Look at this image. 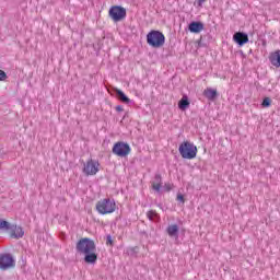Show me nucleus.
<instances>
[{
	"mask_svg": "<svg viewBox=\"0 0 280 280\" xmlns=\"http://www.w3.org/2000/svg\"><path fill=\"white\" fill-rule=\"evenodd\" d=\"M11 237H14L15 240H19L25 235V232L23 231V228L16 226V225H11Z\"/></svg>",
	"mask_w": 280,
	"mask_h": 280,
	"instance_id": "9b49d317",
	"label": "nucleus"
},
{
	"mask_svg": "<svg viewBox=\"0 0 280 280\" xmlns=\"http://www.w3.org/2000/svg\"><path fill=\"white\" fill-rule=\"evenodd\" d=\"M233 40L234 43H237L240 47H242V45H246V43H248V35L242 32L235 33L233 35Z\"/></svg>",
	"mask_w": 280,
	"mask_h": 280,
	"instance_id": "1a4fd4ad",
	"label": "nucleus"
},
{
	"mask_svg": "<svg viewBox=\"0 0 280 280\" xmlns=\"http://www.w3.org/2000/svg\"><path fill=\"white\" fill-rule=\"evenodd\" d=\"M203 95L205 97H207V100H210L211 102H213V100H215V97H218V91L208 88L203 91Z\"/></svg>",
	"mask_w": 280,
	"mask_h": 280,
	"instance_id": "4468645a",
	"label": "nucleus"
},
{
	"mask_svg": "<svg viewBox=\"0 0 280 280\" xmlns=\"http://www.w3.org/2000/svg\"><path fill=\"white\" fill-rule=\"evenodd\" d=\"M176 200L177 202H182V205H185V196H183V194H177Z\"/></svg>",
	"mask_w": 280,
	"mask_h": 280,
	"instance_id": "412c9836",
	"label": "nucleus"
},
{
	"mask_svg": "<svg viewBox=\"0 0 280 280\" xmlns=\"http://www.w3.org/2000/svg\"><path fill=\"white\" fill-rule=\"evenodd\" d=\"M97 247L95 246V241L89 237L81 238L77 243V252L80 255H84L85 264H96L97 262Z\"/></svg>",
	"mask_w": 280,
	"mask_h": 280,
	"instance_id": "f257e3e1",
	"label": "nucleus"
},
{
	"mask_svg": "<svg viewBox=\"0 0 280 280\" xmlns=\"http://www.w3.org/2000/svg\"><path fill=\"white\" fill-rule=\"evenodd\" d=\"M100 172V162L95 160H89L83 167V174L85 176H95Z\"/></svg>",
	"mask_w": 280,
	"mask_h": 280,
	"instance_id": "0eeeda50",
	"label": "nucleus"
},
{
	"mask_svg": "<svg viewBox=\"0 0 280 280\" xmlns=\"http://www.w3.org/2000/svg\"><path fill=\"white\" fill-rule=\"evenodd\" d=\"M107 244H113V236L107 235Z\"/></svg>",
	"mask_w": 280,
	"mask_h": 280,
	"instance_id": "393cba45",
	"label": "nucleus"
},
{
	"mask_svg": "<svg viewBox=\"0 0 280 280\" xmlns=\"http://www.w3.org/2000/svg\"><path fill=\"white\" fill-rule=\"evenodd\" d=\"M5 80H8V74L5 71L0 70V82H5Z\"/></svg>",
	"mask_w": 280,
	"mask_h": 280,
	"instance_id": "aec40b11",
	"label": "nucleus"
},
{
	"mask_svg": "<svg viewBox=\"0 0 280 280\" xmlns=\"http://www.w3.org/2000/svg\"><path fill=\"white\" fill-rule=\"evenodd\" d=\"M12 224L5 220H0V231H11Z\"/></svg>",
	"mask_w": 280,
	"mask_h": 280,
	"instance_id": "a211bd4d",
	"label": "nucleus"
},
{
	"mask_svg": "<svg viewBox=\"0 0 280 280\" xmlns=\"http://www.w3.org/2000/svg\"><path fill=\"white\" fill-rule=\"evenodd\" d=\"M9 268H14V258L10 254H4L0 256V269L9 270Z\"/></svg>",
	"mask_w": 280,
	"mask_h": 280,
	"instance_id": "6e6552de",
	"label": "nucleus"
},
{
	"mask_svg": "<svg viewBox=\"0 0 280 280\" xmlns=\"http://www.w3.org/2000/svg\"><path fill=\"white\" fill-rule=\"evenodd\" d=\"M161 185H163L162 178L160 174H156L154 176V179L152 182V187L154 191H161Z\"/></svg>",
	"mask_w": 280,
	"mask_h": 280,
	"instance_id": "2eb2a0df",
	"label": "nucleus"
},
{
	"mask_svg": "<svg viewBox=\"0 0 280 280\" xmlns=\"http://www.w3.org/2000/svg\"><path fill=\"white\" fill-rule=\"evenodd\" d=\"M188 30L191 32V34H200V32L205 30V24H202V22H191Z\"/></svg>",
	"mask_w": 280,
	"mask_h": 280,
	"instance_id": "9d476101",
	"label": "nucleus"
},
{
	"mask_svg": "<svg viewBox=\"0 0 280 280\" xmlns=\"http://www.w3.org/2000/svg\"><path fill=\"white\" fill-rule=\"evenodd\" d=\"M271 102H272V101L270 100V97H265V98L262 100L261 106H264V108H268V107L270 106Z\"/></svg>",
	"mask_w": 280,
	"mask_h": 280,
	"instance_id": "6ab92c4d",
	"label": "nucleus"
},
{
	"mask_svg": "<svg viewBox=\"0 0 280 280\" xmlns=\"http://www.w3.org/2000/svg\"><path fill=\"white\" fill-rule=\"evenodd\" d=\"M117 113H124V107L121 105L116 106Z\"/></svg>",
	"mask_w": 280,
	"mask_h": 280,
	"instance_id": "5701e85b",
	"label": "nucleus"
},
{
	"mask_svg": "<svg viewBox=\"0 0 280 280\" xmlns=\"http://www.w3.org/2000/svg\"><path fill=\"white\" fill-rule=\"evenodd\" d=\"M178 224H171L166 228V233L168 237H175V240H178Z\"/></svg>",
	"mask_w": 280,
	"mask_h": 280,
	"instance_id": "f8f14e48",
	"label": "nucleus"
},
{
	"mask_svg": "<svg viewBox=\"0 0 280 280\" xmlns=\"http://www.w3.org/2000/svg\"><path fill=\"white\" fill-rule=\"evenodd\" d=\"M165 187H166L167 191H170V189H172V186H170V184H165Z\"/></svg>",
	"mask_w": 280,
	"mask_h": 280,
	"instance_id": "a878e982",
	"label": "nucleus"
},
{
	"mask_svg": "<svg viewBox=\"0 0 280 280\" xmlns=\"http://www.w3.org/2000/svg\"><path fill=\"white\" fill-rule=\"evenodd\" d=\"M109 18L115 22L124 21L126 19V9L124 7L114 5L109 9Z\"/></svg>",
	"mask_w": 280,
	"mask_h": 280,
	"instance_id": "39448f33",
	"label": "nucleus"
},
{
	"mask_svg": "<svg viewBox=\"0 0 280 280\" xmlns=\"http://www.w3.org/2000/svg\"><path fill=\"white\" fill-rule=\"evenodd\" d=\"M205 1H207V0H197V5L199 8H202V4L205 3Z\"/></svg>",
	"mask_w": 280,
	"mask_h": 280,
	"instance_id": "b1692460",
	"label": "nucleus"
},
{
	"mask_svg": "<svg viewBox=\"0 0 280 280\" xmlns=\"http://www.w3.org/2000/svg\"><path fill=\"white\" fill-rule=\"evenodd\" d=\"M147 43L150 47L159 49V47H163V45H165V35H163L161 31H151L147 35Z\"/></svg>",
	"mask_w": 280,
	"mask_h": 280,
	"instance_id": "20e7f679",
	"label": "nucleus"
},
{
	"mask_svg": "<svg viewBox=\"0 0 280 280\" xmlns=\"http://www.w3.org/2000/svg\"><path fill=\"white\" fill-rule=\"evenodd\" d=\"M116 94H117L118 100H120V102H122L124 104H130V100L128 96H126L124 91L116 90Z\"/></svg>",
	"mask_w": 280,
	"mask_h": 280,
	"instance_id": "f3484780",
	"label": "nucleus"
},
{
	"mask_svg": "<svg viewBox=\"0 0 280 280\" xmlns=\"http://www.w3.org/2000/svg\"><path fill=\"white\" fill-rule=\"evenodd\" d=\"M269 60L273 67H280V50L275 51L270 55Z\"/></svg>",
	"mask_w": 280,
	"mask_h": 280,
	"instance_id": "ddd939ff",
	"label": "nucleus"
},
{
	"mask_svg": "<svg viewBox=\"0 0 280 280\" xmlns=\"http://www.w3.org/2000/svg\"><path fill=\"white\" fill-rule=\"evenodd\" d=\"M130 144L126 142H116L113 147V154H116V156H128L130 154Z\"/></svg>",
	"mask_w": 280,
	"mask_h": 280,
	"instance_id": "423d86ee",
	"label": "nucleus"
},
{
	"mask_svg": "<svg viewBox=\"0 0 280 280\" xmlns=\"http://www.w3.org/2000/svg\"><path fill=\"white\" fill-rule=\"evenodd\" d=\"M117 209V203L115 202V199L105 198L101 199L96 203V211L101 215H108L109 213H115Z\"/></svg>",
	"mask_w": 280,
	"mask_h": 280,
	"instance_id": "7ed1b4c3",
	"label": "nucleus"
},
{
	"mask_svg": "<svg viewBox=\"0 0 280 280\" xmlns=\"http://www.w3.org/2000/svg\"><path fill=\"white\" fill-rule=\"evenodd\" d=\"M178 152L182 159H187L188 161H191L192 159H196V156H198V147H196L194 142L184 141L179 144Z\"/></svg>",
	"mask_w": 280,
	"mask_h": 280,
	"instance_id": "f03ea898",
	"label": "nucleus"
},
{
	"mask_svg": "<svg viewBox=\"0 0 280 280\" xmlns=\"http://www.w3.org/2000/svg\"><path fill=\"white\" fill-rule=\"evenodd\" d=\"M178 108H180V110H187V108H189V98L187 97V95H184L182 97L178 103Z\"/></svg>",
	"mask_w": 280,
	"mask_h": 280,
	"instance_id": "dca6fc26",
	"label": "nucleus"
},
{
	"mask_svg": "<svg viewBox=\"0 0 280 280\" xmlns=\"http://www.w3.org/2000/svg\"><path fill=\"white\" fill-rule=\"evenodd\" d=\"M154 215H156V212L152 210L147 213V217L149 218V220H154Z\"/></svg>",
	"mask_w": 280,
	"mask_h": 280,
	"instance_id": "4be33fe9",
	"label": "nucleus"
}]
</instances>
